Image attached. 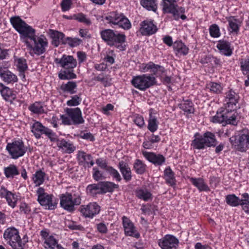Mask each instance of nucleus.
I'll return each mask as SVG.
<instances>
[{
	"instance_id": "nucleus-1",
	"label": "nucleus",
	"mask_w": 249,
	"mask_h": 249,
	"mask_svg": "<svg viewBox=\"0 0 249 249\" xmlns=\"http://www.w3.org/2000/svg\"><path fill=\"white\" fill-rule=\"evenodd\" d=\"M10 22L13 27L20 34L21 39L30 50L38 55L45 53L48 42L44 36L37 37L35 35V30L19 17H12Z\"/></svg>"
},
{
	"instance_id": "nucleus-2",
	"label": "nucleus",
	"mask_w": 249,
	"mask_h": 249,
	"mask_svg": "<svg viewBox=\"0 0 249 249\" xmlns=\"http://www.w3.org/2000/svg\"><path fill=\"white\" fill-rule=\"evenodd\" d=\"M102 39L108 46L114 47L119 51L126 49V36L123 34L115 32L111 29H105L100 32Z\"/></svg>"
},
{
	"instance_id": "nucleus-3",
	"label": "nucleus",
	"mask_w": 249,
	"mask_h": 249,
	"mask_svg": "<svg viewBox=\"0 0 249 249\" xmlns=\"http://www.w3.org/2000/svg\"><path fill=\"white\" fill-rule=\"evenodd\" d=\"M55 62L65 69L58 74L60 79L69 80L76 78V75L73 73V69L76 67L77 61L72 56L63 55L61 59H55Z\"/></svg>"
},
{
	"instance_id": "nucleus-4",
	"label": "nucleus",
	"mask_w": 249,
	"mask_h": 249,
	"mask_svg": "<svg viewBox=\"0 0 249 249\" xmlns=\"http://www.w3.org/2000/svg\"><path fill=\"white\" fill-rule=\"evenodd\" d=\"M3 237L13 249H24L28 242L26 236L21 239L18 231L15 228L7 229L3 233Z\"/></svg>"
},
{
	"instance_id": "nucleus-5",
	"label": "nucleus",
	"mask_w": 249,
	"mask_h": 249,
	"mask_svg": "<svg viewBox=\"0 0 249 249\" xmlns=\"http://www.w3.org/2000/svg\"><path fill=\"white\" fill-rule=\"evenodd\" d=\"M195 139L192 141L191 145L195 149H202L205 146H215L216 144V140L215 135L210 132H207L203 135L198 133L195 134Z\"/></svg>"
},
{
	"instance_id": "nucleus-6",
	"label": "nucleus",
	"mask_w": 249,
	"mask_h": 249,
	"mask_svg": "<svg viewBox=\"0 0 249 249\" xmlns=\"http://www.w3.org/2000/svg\"><path fill=\"white\" fill-rule=\"evenodd\" d=\"M60 204L65 210L71 212L74 211L75 206L79 205L81 203V195L79 192L66 193L60 195Z\"/></svg>"
},
{
	"instance_id": "nucleus-7",
	"label": "nucleus",
	"mask_w": 249,
	"mask_h": 249,
	"mask_svg": "<svg viewBox=\"0 0 249 249\" xmlns=\"http://www.w3.org/2000/svg\"><path fill=\"white\" fill-rule=\"evenodd\" d=\"M232 109H234V108H228L226 111L217 112L216 114L213 117V122L223 123V125L227 124L236 125L237 124L236 115L235 112L231 111Z\"/></svg>"
},
{
	"instance_id": "nucleus-8",
	"label": "nucleus",
	"mask_w": 249,
	"mask_h": 249,
	"mask_svg": "<svg viewBox=\"0 0 249 249\" xmlns=\"http://www.w3.org/2000/svg\"><path fill=\"white\" fill-rule=\"evenodd\" d=\"M132 84L136 88L145 90L149 87L153 86L156 83L155 77L147 74L134 77L132 81Z\"/></svg>"
},
{
	"instance_id": "nucleus-9",
	"label": "nucleus",
	"mask_w": 249,
	"mask_h": 249,
	"mask_svg": "<svg viewBox=\"0 0 249 249\" xmlns=\"http://www.w3.org/2000/svg\"><path fill=\"white\" fill-rule=\"evenodd\" d=\"M6 149L14 159H17L23 156L27 151V148L21 140L8 143L7 144Z\"/></svg>"
},
{
	"instance_id": "nucleus-10",
	"label": "nucleus",
	"mask_w": 249,
	"mask_h": 249,
	"mask_svg": "<svg viewBox=\"0 0 249 249\" xmlns=\"http://www.w3.org/2000/svg\"><path fill=\"white\" fill-rule=\"evenodd\" d=\"M178 243V240L174 236L170 234L165 235L159 241V245L162 249H177Z\"/></svg>"
},
{
	"instance_id": "nucleus-11",
	"label": "nucleus",
	"mask_w": 249,
	"mask_h": 249,
	"mask_svg": "<svg viewBox=\"0 0 249 249\" xmlns=\"http://www.w3.org/2000/svg\"><path fill=\"white\" fill-rule=\"evenodd\" d=\"M100 207L96 202L90 203L86 206L81 207L80 212L86 217L92 218L99 213Z\"/></svg>"
},
{
	"instance_id": "nucleus-12",
	"label": "nucleus",
	"mask_w": 249,
	"mask_h": 249,
	"mask_svg": "<svg viewBox=\"0 0 249 249\" xmlns=\"http://www.w3.org/2000/svg\"><path fill=\"white\" fill-rule=\"evenodd\" d=\"M65 111L66 114L71 119L73 124L77 125L84 123V120L82 116V112L79 107L67 108Z\"/></svg>"
},
{
	"instance_id": "nucleus-13",
	"label": "nucleus",
	"mask_w": 249,
	"mask_h": 249,
	"mask_svg": "<svg viewBox=\"0 0 249 249\" xmlns=\"http://www.w3.org/2000/svg\"><path fill=\"white\" fill-rule=\"evenodd\" d=\"M122 219L125 234L127 236L134 237L136 238H139L140 234L137 232L136 228L131 220L124 216L123 217Z\"/></svg>"
},
{
	"instance_id": "nucleus-14",
	"label": "nucleus",
	"mask_w": 249,
	"mask_h": 249,
	"mask_svg": "<svg viewBox=\"0 0 249 249\" xmlns=\"http://www.w3.org/2000/svg\"><path fill=\"white\" fill-rule=\"evenodd\" d=\"M234 141L233 144L236 147L237 149L241 151H246L249 144V133L239 135L238 138H234Z\"/></svg>"
},
{
	"instance_id": "nucleus-15",
	"label": "nucleus",
	"mask_w": 249,
	"mask_h": 249,
	"mask_svg": "<svg viewBox=\"0 0 249 249\" xmlns=\"http://www.w3.org/2000/svg\"><path fill=\"white\" fill-rule=\"evenodd\" d=\"M53 197L52 195L46 194L44 196H39L37 200L41 206L50 210H53L56 207L57 201L53 200Z\"/></svg>"
},
{
	"instance_id": "nucleus-16",
	"label": "nucleus",
	"mask_w": 249,
	"mask_h": 249,
	"mask_svg": "<svg viewBox=\"0 0 249 249\" xmlns=\"http://www.w3.org/2000/svg\"><path fill=\"white\" fill-rule=\"evenodd\" d=\"M142 155L146 160L155 165H161L165 161V158L161 154L144 151H142Z\"/></svg>"
},
{
	"instance_id": "nucleus-17",
	"label": "nucleus",
	"mask_w": 249,
	"mask_h": 249,
	"mask_svg": "<svg viewBox=\"0 0 249 249\" xmlns=\"http://www.w3.org/2000/svg\"><path fill=\"white\" fill-rule=\"evenodd\" d=\"M0 92L3 99L10 102H12L16 98V94L9 88L0 83Z\"/></svg>"
},
{
	"instance_id": "nucleus-18",
	"label": "nucleus",
	"mask_w": 249,
	"mask_h": 249,
	"mask_svg": "<svg viewBox=\"0 0 249 249\" xmlns=\"http://www.w3.org/2000/svg\"><path fill=\"white\" fill-rule=\"evenodd\" d=\"M185 9L183 7H179L176 3L175 4H166L164 8L165 13L172 14L175 19H178L179 18L180 13H183Z\"/></svg>"
},
{
	"instance_id": "nucleus-19",
	"label": "nucleus",
	"mask_w": 249,
	"mask_h": 249,
	"mask_svg": "<svg viewBox=\"0 0 249 249\" xmlns=\"http://www.w3.org/2000/svg\"><path fill=\"white\" fill-rule=\"evenodd\" d=\"M0 76L2 80L7 84H13L18 81V77L16 75L9 70H4L1 67L0 68Z\"/></svg>"
},
{
	"instance_id": "nucleus-20",
	"label": "nucleus",
	"mask_w": 249,
	"mask_h": 249,
	"mask_svg": "<svg viewBox=\"0 0 249 249\" xmlns=\"http://www.w3.org/2000/svg\"><path fill=\"white\" fill-rule=\"evenodd\" d=\"M118 167L125 181H130L132 179V172L128 164L122 160L119 162Z\"/></svg>"
},
{
	"instance_id": "nucleus-21",
	"label": "nucleus",
	"mask_w": 249,
	"mask_h": 249,
	"mask_svg": "<svg viewBox=\"0 0 249 249\" xmlns=\"http://www.w3.org/2000/svg\"><path fill=\"white\" fill-rule=\"evenodd\" d=\"M140 31L142 35H150L155 33L157 30L156 25L152 21H143Z\"/></svg>"
},
{
	"instance_id": "nucleus-22",
	"label": "nucleus",
	"mask_w": 249,
	"mask_h": 249,
	"mask_svg": "<svg viewBox=\"0 0 249 249\" xmlns=\"http://www.w3.org/2000/svg\"><path fill=\"white\" fill-rule=\"evenodd\" d=\"M238 98V95L234 91L230 90L227 92L225 99L226 107L233 108L237 103Z\"/></svg>"
},
{
	"instance_id": "nucleus-23",
	"label": "nucleus",
	"mask_w": 249,
	"mask_h": 249,
	"mask_svg": "<svg viewBox=\"0 0 249 249\" xmlns=\"http://www.w3.org/2000/svg\"><path fill=\"white\" fill-rule=\"evenodd\" d=\"M217 48L221 53L226 56H230L232 54V50L231 48V44L228 41L219 40L217 44Z\"/></svg>"
},
{
	"instance_id": "nucleus-24",
	"label": "nucleus",
	"mask_w": 249,
	"mask_h": 249,
	"mask_svg": "<svg viewBox=\"0 0 249 249\" xmlns=\"http://www.w3.org/2000/svg\"><path fill=\"white\" fill-rule=\"evenodd\" d=\"M190 182L196 187L199 191H209L210 188L204 182L203 178H190Z\"/></svg>"
},
{
	"instance_id": "nucleus-25",
	"label": "nucleus",
	"mask_w": 249,
	"mask_h": 249,
	"mask_svg": "<svg viewBox=\"0 0 249 249\" xmlns=\"http://www.w3.org/2000/svg\"><path fill=\"white\" fill-rule=\"evenodd\" d=\"M78 158L79 162L81 163V164H89V167H91L94 164L91 155L87 154L83 151H79L78 152Z\"/></svg>"
},
{
	"instance_id": "nucleus-26",
	"label": "nucleus",
	"mask_w": 249,
	"mask_h": 249,
	"mask_svg": "<svg viewBox=\"0 0 249 249\" xmlns=\"http://www.w3.org/2000/svg\"><path fill=\"white\" fill-rule=\"evenodd\" d=\"M47 129V127L43 126L40 123L36 122L33 124L31 131L36 138L39 139L41 134H45V131H46Z\"/></svg>"
},
{
	"instance_id": "nucleus-27",
	"label": "nucleus",
	"mask_w": 249,
	"mask_h": 249,
	"mask_svg": "<svg viewBox=\"0 0 249 249\" xmlns=\"http://www.w3.org/2000/svg\"><path fill=\"white\" fill-rule=\"evenodd\" d=\"M65 35L62 33L57 31H52L51 37L52 38V44L55 47H57L61 42L64 44Z\"/></svg>"
},
{
	"instance_id": "nucleus-28",
	"label": "nucleus",
	"mask_w": 249,
	"mask_h": 249,
	"mask_svg": "<svg viewBox=\"0 0 249 249\" xmlns=\"http://www.w3.org/2000/svg\"><path fill=\"white\" fill-rule=\"evenodd\" d=\"M100 183L102 194H105L107 192H112L114 189H117L119 187L118 184H116L112 182L102 181L100 182Z\"/></svg>"
},
{
	"instance_id": "nucleus-29",
	"label": "nucleus",
	"mask_w": 249,
	"mask_h": 249,
	"mask_svg": "<svg viewBox=\"0 0 249 249\" xmlns=\"http://www.w3.org/2000/svg\"><path fill=\"white\" fill-rule=\"evenodd\" d=\"M173 49L177 54L186 55L188 53V48L180 41L174 43Z\"/></svg>"
},
{
	"instance_id": "nucleus-30",
	"label": "nucleus",
	"mask_w": 249,
	"mask_h": 249,
	"mask_svg": "<svg viewBox=\"0 0 249 249\" xmlns=\"http://www.w3.org/2000/svg\"><path fill=\"white\" fill-rule=\"evenodd\" d=\"M57 146L69 154L72 153L75 150V147L72 143L69 142L64 139L58 141Z\"/></svg>"
},
{
	"instance_id": "nucleus-31",
	"label": "nucleus",
	"mask_w": 249,
	"mask_h": 249,
	"mask_svg": "<svg viewBox=\"0 0 249 249\" xmlns=\"http://www.w3.org/2000/svg\"><path fill=\"white\" fill-rule=\"evenodd\" d=\"M164 178L166 183L171 186L176 185V179L174 176V173L170 167L166 168L164 171Z\"/></svg>"
},
{
	"instance_id": "nucleus-32",
	"label": "nucleus",
	"mask_w": 249,
	"mask_h": 249,
	"mask_svg": "<svg viewBox=\"0 0 249 249\" xmlns=\"http://www.w3.org/2000/svg\"><path fill=\"white\" fill-rule=\"evenodd\" d=\"M135 194L137 197L145 201H147L152 198L151 193L146 188L137 189L135 191Z\"/></svg>"
},
{
	"instance_id": "nucleus-33",
	"label": "nucleus",
	"mask_w": 249,
	"mask_h": 249,
	"mask_svg": "<svg viewBox=\"0 0 249 249\" xmlns=\"http://www.w3.org/2000/svg\"><path fill=\"white\" fill-rule=\"evenodd\" d=\"M77 84L75 82L69 81L66 84H63L60 86V89L64 92H68L71 94L76 93Z\"/></svg>"
},
{
	"instance_id": "nucleus-34",
	"label": "nucleus",
	"mask_w": 249,
	"mask_h": 249,
	"mask_svg": "<svg viewBox=\"0 0 249 249\" xmlns=\"http://www.w3.org/2000/svg\"><path fill=\"white\" fill-rule=\"evenodd\" d=\"M45 244L46 245L45 248L47 249H64L58 244L57 240L53 236L46 239Z\"/></svg>"
},
{
	"instance_id": "nucleus-35",
	"label": "nucleus",
	"mask_w": 249,
	"mask_h": 249,
	"mask_svg": "<svg viewBox=\"0 0 249 249\" xmlns=\"http://www.w3.org/2000/svg\"><path fill=\"white\" fill-rule=\"evenodd\" d=\"M4 173L7 178H13L14 176L19 174L17 167L14 164H10L4 168Z\"/></svg>"
},
{
	"instance_id": "nucleus-36",
	"label": "nucleus",
	"mask_w": 249,
	"mask_h": 249,
	"mask_svg": "<svg viewBox=\"0 0 249 249\" xmlns=\"http://www.w3.org/2000/svg\"><path fill=\"white\" fill-rule=\"evenodd\" d=\"M100 183L89 185L87 187V191L88 194L93 196L97 194H102L100 189Z\"/></svg>"
},
{
	"instance_id": "nucleus-37",
	"label": "nucleus",
	"mask_w": 249,
	"mask_h": 249,
	"mask_svg": "<svg viewBox=\"0 0 249 249\" xmlns=\"http://www.w3.org/2000/svg\"><path fill=\"white\" fill-rule=\"evenodd\" d=\"M122 15V14H119L117 12H112L106 16L105 19L108 20L109 23L117 25L119 22V21H120V18Z\"/></svg>"
},
{
	"instance_id": "nucleus-38",
	"label": "nucleus",
	"mask_w": 249,
	"mask_h": 249,
	"mask_svg": "<svg viewBox=\"0 0 249 249\" xmlns=\"http://www.w3.org/2000/svg\"><path fill=\"white\" fill-rule=\"evenodd\" d=\"M141 4L149 11L156 12L157 9L156 0H141Z\"/></svg>"
},
{
	"instance_id": "nucleus-39",
	"label": "nucleus",
	"mask_w": 249,
	"mask_h": 249,
	"mask_svg": "<svg viewBox=\"0 0 249 249\" xmlns=\"http://www.w3.org/2000/svg\"><path fill=\"white\" fill-rule=\"evenodd\" d=\"M45 173L39 170L36 172L33 176V180L36 186H39L44 181Z\"/></svg>"
},
{
	"instance_id": "nucleus-40",
	"label": "nucleus",
	"mask_w": 249,
	"mask_h": 249,
	"mask_svg": "<svg viewBox=\"0 0 249 249\" xmlns=\"http://www.w3.org/2000/svg\"><path fill=\"white\" fill-rule=\"evenodd\" d=\"M158 127V122L157 118L155 116H152L151 114H150L148 120L147 128L151 132H154L157 130Z\"/></svg>"
},
{
	"instance_id": "nucleus-41",
	"label": "nucleus",
	"mask_w": 249,
	"mask_h": 249,
	"mask_svg": "<svg viewBox=\"0 0 249 249\" xmlns=\"http://www.w3.org/2000/svg\"><path fill=\"white\" fill-rule=\"evenodd\" d=\"M179 107L184 112L188 113H193L194 112V108L192 102L190 100H186L179 105Z\"/></svg>"
},
{
	"instance_id": "nucleus-42",
	"label": "nucleus",
	"mask_w": 249,
	"mask_h": 249,
	"mask_svg": "<svg viewBox=\"0 0 249 249\" xmlns=\"http://www.w3.org/2000/svg\"><path fill=\"white\" fill-rule=\"evenodd\" d=\"M133 166L135 172L138 174L142 175L143 174L145 171L146 165L144 164L142 160L139 159H137L135 160Z\"/></svg>"
},
{
	"instance_id": "nucleus-43",
	"label": "nucleus",
	"mask_w": 249,
	"mask_h": 249,
	"mask_svg": "<svg viewBox=\"0 0 249 249\" xmlns=\"http://www.w3.org/2000/svg\"><path fill=\"white\" fill-rule=\"evenodd\" d=\"M93 80L98 81L102 82L105 87L110 86L111 85V78L108 76H104L102 74H99L92 78Z\"/></svg>"
},
{
	"instance_id": "nucleus-44",
	"label": "nucleus",
	"mask_w": 249,
	"mask_h": 249,
	"mask_svg": "<svg viewBox=\"0 0 249 249\" xmlns=\"http://www.w3.org/2000/svg\"><path fill=\"white\" fill-rule=\"evenodd\" d=\"M226 202L231 206H237L240 204V199L234 195H229L226 196Z\"/></svg>"
},
{
	"instance_id": "nucleus-45",
	"label": "nucleus",
	"mask_w": 249,
	"mask_h": 249,
	"mask_svg": "<svg viewBox=\"0 0 249 249\" xmlns=\"http://www.w3.org/2000/svg\"><path fill=\"white\" fill-rule=\"evenodd\" d=\"M29 110L34 113L41 114L44 112V109L41 104L38 102L31 105L29 107Z\"/></svg>"
},
{
	"instance_id": "nucleus-46",
	"label": "nucleus",
	"mask_w": 249,
	"mask_h": 249,
	"mask_svg": "<svg viewBox=\"0 0 249 249\" xmlns=\"http://www.w3.org/2000/svg\"><path fill=\"white\" fill-rule=\"evenodd\" d=\"M117 25L124 30L130 29L131 26L129 20L124 15H122L120 18V21H119V22Z\"/></svg>"
},
{
	"instance_id": "nucleus-47",
	"label": "nucleus",
	"mask_w": 249,
	"mask_h": 249,
	"mask_svg": "<svg viewBox=\"0 0 249 249\" xmlns=\"http://www.w3.org/2000/svg\"><path fill=\"white\" fill-rule=\"evenodd\" d=\"M229 25V31L231 32H237L239 30V26L237 21L233 18H230L228 20Z\"/></svg>"
},
{
	"instance_id": "nucleus-48",
	"label": "nucleus",
	"mask_w": 249,
	"mask_h": 249,
	"mask_svg": "<svg viewBox=\"0 0 249 249\" xmlns=\"http://www.w3.org/2000/svg\"><path fill=\"white\" fill-rule=\"evenodd\" d=\"M82 42V40L79 38L68 37L65 40L64 44H68L71 47H74L78 46Z\"/></svg>"
},
{
	"instance_id": "nucleus-49",
	"label": "nucleus",
	"mask_w": 249,
	"mask_h": 249,
	"mask_svg": "<svg viewBox=\"0 0 249 249\" xmlns=\"http://www.w3.org/2000/svg\"><path fill=\"white\" fill-rule=\"evenodd\" d=\"M107 171L113 177V178L115 179L116 181H120L122 180V178L119 173L113 167L109 166L107 168Z\"/></svg>"
},
{
	"instance_id": "nucleus-50",
	"label": "nucleus",
	"mask_w": 249,
	"mask_h": 249,
	"mask_svg": "<svg viewBox=\"0 0 249 249\" xmlns=\"http://www.w3.org/2000/svg\"><path fill=\"white\" fill-rule=\"evenodd\" d=\"M17 66L20 72H23L27 69V65L25 59L22 58H18L17 60Z\"/></svg>"
},
{
	"instance_id": "nucleus-51",
	"label": "nucleus",
	"mask_w": 249,
	"mask_h": 249,
	"mask_svg": "<svg viewBox=\"0 0 249 249\" xmlns=\"http://www.w3.org/2000/svg\"><path fill=\"white\" fill-rule=\"evenodd\" d=\"M81 98L80 95H75L71 96V99L67 102L68 106H76L80 104Z\"/></svg>"
},
{
	"instance_id": "nucleus-52",
	"label": "nucleus",
	"mask_w": 249,
	"mask_h": 249,
	"mask_svg": "<svg viewBox=\"0 0 249 249\" xmlns=\"http://www.w3.org/2000/svg\"><path fill=\"white\" fill-rule=\"evenodd\" d=\"M209 31L210 35L213 37H218L220 35L219 28L215 24H213L210 27Z\"/></svg>"
},
{
	"instance_id": "nucleus-53",
	"label": "nucleus",
	"mask_w": 249,
	"mask_h": 249,
	"mask_svg": "<svg viewBox=\"0 0 249 249\" xmlns=\"http://www.w3.org/2000/svg\"><path fill=\"white\" fill-rule=\"evenodd\" d=\"M240 64L243 74L249 75V57L247 59L242 60Z\"/></svg>"
},
{
	"instance_id": "nucleus-54",
	"label": "nucleus",
	"mask_w": 249,
	"mask_h": 249,
	"mask_svg": "<svg viewBox=\"0 0 249 249\" xmlns=\"http://www.w3.org/2000/svg\"><path fill=\"white\" fill-rule=\"evenodd\" d=\"M5 198L9 206L12 208H14L16 206L17 198L14 194L11 192Z\"/></svg>"
},
{
	"instance_id": "nucleus-55",
	"label": "nucleus",
	"mask_w": 249,
	"mask_h": 249,
	"mask_svg": "<svg viewBox=\"0 0 249 249\" xmlns=\"http://www.w3.org/2000/svg\"><path fill=\"white\" fill-rule=\"evenodd\" d=\"M74 19L77 20V21L83 22L87 25H90L91 24V21L89 19L86 18V16L82 14H78L77 15H74Z\"/></svg>"
},
{
	"instance_id": "nucleus-56",
	"label": "nucleus",
	"mask_w": 249,
	"mask_h": 249,
	"mask_svg": "<svg viewBox=\"0 0 249 249\" xmlns=\"http://www.w3.org/2000/svg\"><path fill=\"white\" fill-rule=\"evenodd\" d=\"M45 134L50 139L52 142H56L57 144L58 141H60L58 139L57 136L56 135V134L50 129L48 128L46 131H45Z\"/></svg>"
},
{
	"instance_id": "nucleus-57",
	"label": "nucleus",
	"mask_w": 249,
	"mask_h": 249,
	"mask_svg": "<svg viewBox=\"0 0 249 249\" xmlns=\"http://www.w3.org/2000/svg\"><path fill=\"white\" fill-rule=\"evenodd\" d=\"M210 90L214 93H219L222 90L221 85L217 83L211 82L210 84Z\"/></svg>"
},
{
	"instance_id": "nucleus-58",
	"label": "nucleus",
	"mask_w": 249,
	"mask_h": 249,
	"mask_svg": "<svg viewBox=\"0 0 249 249\" xmlns=\"http://www.w3.org/2000/svg\"><path fill=\"white\" fill-rule=\"evenodd\" d=\"M71 0H63L61 3L62 11H68L71 8Z\"/></svg>"
},
{
	"instance_id": "nucleus-59",
	"label": "nucleus",
	"mask_w": 249,
	"mask_h": 249,
	"mask_svg": "<svg viewBox=\"0 0 249 249\" xmlns=\"http://www.w3.org/2000/svg\"><path fill=\"white\" fill-rule=\"evenodd\" d=\"M96 163L99 167L103 169H105L106 171L107 170V168L109 167L107 165V163L106 160L101 158L98 159L96 160Z\"/></svg>"
},
{
	"instance_id": "nucleus-60",
	"label": "nucleus",
	"mask_w": 249,
	"mask_h": 249,
	"mask_svg": "<svg viewBox=\"0 0 249 249\" xmlns=\"http://www.w3.org/2000/svg\"><path fill=\"white\" fill-rule=\"evenodd\" d=\"M62 120V123L65 125H71L73 124L72 121L68 115H62L60 116Z\"/></svg>"
},
{
	"instance_id": "nucleus-61",
	"label": "nucleus",
	"mask_w": 249,
	"mask_h": 249,
	"mask_svg": "<svg viewBox=\"0 0 249 249\" xmlns=\"http://www.w3.org/2000/svg\"><path fill=\"white\" fill-rule=\"evenodd\" d=\"M157 65H155L153 63H149L147 64L143 69V71L145 72L147 71L148 70H152V72L154 74H156V69H157Z\"/></svg>"
},
{
	"instance_id": "nucleus-62",
	"label": "nucleus",
	"mask_w": 249,
	"mask_h": 249,
	"mask_svg": "<svg viewBox=\"0 0 249 249\" xmlns=\"http://www.w3.org/2000/svg\"><path fill=\"white\" fill-rule=\"evenodd\" d=\"M93 170L94 171V173L93 174V178L96 181H98L101 179L102 177V173H101L96 167H94Z\"/></svg>"
},
{
	"instance_id": "nucleus-63",
	"label": "nucleus",
	"mask_w": 249,
	"mask_h": 249,
	"mask_svg": "<svg viewBox=\"0 0 249 249\" xmlns=\"http://www.w3.org/2000/svg\"><path fill=\"white\" fill-rule=\"evenodd\" d=\"M20 211L24 213H28L30 212V208L29 206L25 203H21L20 205Z\"/></svg>"
},
{
	"instance_id": "nucleus-64",
	"label": "nucleus",
	"mask_w": 249,
	"mask_h": 249,
	"mask_svg": "<svg viewBox=\"0 0 249 249\" xmlns=\"http://www.w3.org/2000/svg\"><path fill=\"white\" fill-rule=\"evenodd\" d=\"M134 123L139 126L142 127L144 124V119L142 116H137L134 120Z\"/></svg>"
}]
</instances>
